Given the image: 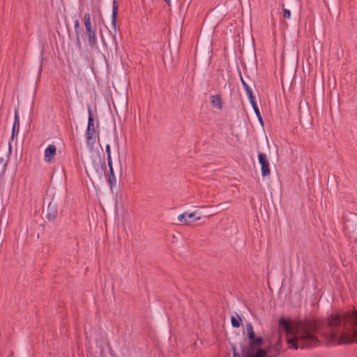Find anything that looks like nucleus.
Returning a JSON list of instances; mask_svg holds the SVG:
<instances>
[{"instance_id": "obj_9", "label": "nucleus", "mask_w": 357, "mask_h": 357, "mask_svg": "<svg viewBox=\"0 0 357 357\" xmlns=\"http://www.w3.org/2000/svg\"><path fill=\"white\" fill-rule=\"evenodd\" d=\"M58 214L57 206L55 203L50 202L47 208L46 218L49 220H54Z\"/></svg>"}, {"instance_id": "obj_17", "label": "nucleus", "mask_w": 357, "mask_h": 357, "mask_svg": "<svg viewBox=\"0 0 357 357\" xmlns=\"http://www.w3.org/2000/svg\"><path fill=\"white\" fill-rule=\"evenodd\" d=\"M274 347H275V350L277 352H279L282 349V346H281V342H280V337H278L277 343L275 344Z\"/></svg>"}, {"instance_id": "obj_4", "label": "nucleus", "mask_w": 357, "mask_h": 357, "mask_svg": "<svg viewBox=\"0 0 357 357\" xmlns=\"http://www.w3.org/2000/svg\"><path fill=\"white\" fill-rule=\"evenodd\" d=\"M84 23L89 46L91 49L96 48L98 47L96 26H92L91 15L89 13H86L84 15Z\"/></svg>"}, {"instance_id": "obj_11", "label": "nucleus", "mask_w": 357, "mask_h": 357, "mask_svg": "<svg viewBox=\"0 0 357 357\" xmlns=\"http://www.w3.org/2000/svg\"><path fill=\"white\" fill-rule=\"evenodd\" d=\"M75 26V38H76V43L79 48H81L82 44H81V38H80V34L82 32L79 21L78 20H76L74 23Z\"/></svg>"}, {"instance_id": "obj_7", "label": "nucleus", "mask_w": 357, "mask_h": 357, "mask_svg": "<svg viewBox=\"0 0 357 357\" xmlns=\"http://www.w3.org/2000/svg\"><path fill=\"white\" fill-rule=\"evenodd\" d=\"M195 212L191 213H184L183 214L179 215L178 219L181 222L185 225H189L195 222V220H199L200 219L199 217L195 218Z\"/></svg>"}, {"instance_id": "obj_13", "label": "nucleus", "mask_w": 357, "mask_h": 357, "mask_svg": "<svg viewBox=\"0 0 357 357\" xmlns=\"http://www.w3.org/2000/svg\"><path fill=\"white\" fill-rule=\"evenodd\" d=\"M211 103L213 107L222 109V100L220 95H215L211 97Z\"/></svg>"}, {"instance_id": "obj_12", "label": "nucleus", "mask_w": 357, "mask_h": 357, "mask_svg": "<svg viewBox=\"0 0 357 357\" xmlns=\"http://www.w3.org/2000/svg\"><path fill=\"white\" fill-rule=\"evenodd\" d=\"M20 130V119L17 114V112H15V120L14 123L13 124V128H12V135H11V139H13V137L15 135H17Z\"/></svg>"}, {"instance_id": "obj_18", "label": "nucleus", "mask_w": 357, "mask_h": 357, "mask_svg": "<svg viewBox=\"0 0 357 357\" xmlns=\"http://www.w3.org/2000/svg\"><path fill=\"white\" fill-rule=\"evenodd\" d=\"M116 181L117 180H108V183L112 192H113L114 188L117 185Z\"/></svg>"}, {"instance_id": "obj_14", "label": "nucleus", "mask_w": 357, "mask_h": 357, "mask_svg": "<svg viewBox=\"0 0 357 357\" xmlns=\"http://www.w3.org/2000/svg\"><path fill=\"white\" fill-rule=\"evenodd\" d=\"M241 321H242V319H241V317L238 314H237V317L232 316L231 318V325L234 328H238L241 325Z\"/></svg>"}, {"instance_id": "obj_1", "label": "nucleus", "mask_w": 357, "mask_h": 357, "mask_svg": "<svg viewBox=\"0 0 357 357\" xmlns=\"http://www.w3.org/2000/svg\"><path fill=\"white\" fill-rule=\"evenodd\" d=\"M279 326L286 333L289 347L296 349L318 346V334L333 345L357 342L356 311L331 314L322 321H300L296 325L280 318Z\"/></svg>"}, {"instance_id": "obj_16", "label": "nucleus", "mask_w": 357, "mask_h": 357, "mask_svg": "<svg viewBox=\"0 0 357 357\" xmlns=\"http://www.w3.org/2000/svg\"><path fill=\"white\" fill-rule=\"evenodd\" d=\"M282 6H283V17H284V18L289 19L291 17V11L287 8H284V5Z\"/></svg>"}, {"instance_id": "obj_21", "label": "nucleus", "mask_w": 357, "mask_h": 357, "mask_svg": "<svg viewBox=\"0 0 357 357\" xmlns=\"http://www.w3.org/2000/svg\"><path fill=\"white\" fill-rule=\"evenodd\" d=\"M164 1L167 3V5H168L169 6H171V3H170V2H171V0H164Z\"/></svg>"}, {"instance_id": "obj_15", "label": "nucleus", "mask_w": 357, "mask_h": 357, "mask_svg": "<svg viewBox=\"0 0 357 357\" xmlns=\"http://www.w3.org/2000/svg\"><path fill=\"white\" fill-rule=\"evenodd\" d=\"M105 151L107 153V162H108L109 167H111L112 158H111V149H110L109 144L106 145Z\"/></svg>"}, {"instance_id": "obj_8", "label": "nucleus", "mask_w": 357, "mask_h": 357, "mask_svg": "<svg viewBox=\"0 0 357 357\" xmlns=\"http://www.w3.org/2000/svg\"><path fill=\"white\" fill-rule=\"evenodd\" d=\"M56 152V147L54 144L49 145L45 150V160L52 162L54 160Z\"/></svg>"}, {"instance_id": "obj_2", "label": "nucleus", "mask_w": 357, "mask_h": 357, "mask_svg": "<svg viewBox=\"0 0 357 357\" xmlns=\"http://www.w3.org/2000/svg\"><path fill=\"white\" fill-rule=\"evenodd\" d=\"M247 336L249 339L248 346L242 347L241 351L244 357H268L264 349H261L263 338L256 337L250 323L246 324Z\"/></svg>"}, {"instance_id": "obj_5", "label": "nucleus", "mask_w": 357, "mask_h": 357, "mask_svg": "<svg viewBox=\"0 0 357 357\" xmlns=\"http://www.w3.org/2000/svg\"><path fill=\"white\" fill-rule=\"evenodd\" d=\"M239 76H240V79H241V82L242 83V85H243V88H244V89H245V91L246 92V94H247L248 98L249 99V101H250V104H251V105H252V108H253V109L255 111V113L256 114V116H257V119H258L260 124L261 126H263L264 125L263 119H262V116L261 115L259 109L257 107V102L255 101V96L252 94V91L250 89V88L248 86V84L243 79L241 71H239Z\"/></svg>"}, {"instance_id": "obj_3", "label": "nucleus", "mask_w": 357, "mask_h": 357, "mask_svg": "<svg viewBox=\"0 0 357 357\" xmlns=\"http://www.w3.org/2000/svg\"><path fill=\"white\" fill-rule=\"evenodd\" d=\"M89 118L86 130V144L92 149L95 144L96 137L99 138V132L95 130L94 117L90 106L88 107Z\"/></svg>"}, {"instance_id": "obj_19", "label": "nucleus", "mask_w": 357, "mask_h": 357, "mask_svg": "<svg viewBox=\"0 0 357 357\" xmlns=\"http://www.w3.org/2000/svg\"><path fill=\"white\" fill-rule=\"evenodd\" d=\"M109 169H110V172L109 174H108V178H114V172H113V169H112V167H109Z\"/></svg>"}, {"instance_id": "obj_10", "label": "nucleus", "mask_w": 357, "mask_h": 357, "mask_svg": "<svg viewBox=\"0 0 357 357\" xmlns=\"http://www.w3.org/2000/svg\"><path fill=\"white\" fill-rule=\"evenodd\" d=\"M118 17V3L116 0L113 1L112 3V26L116 31V22Z\"/></svg>"}, {"instance_id": "obj_20", "label": "nucleus", "mask_w": 357, "mask_h": 357, "mask_svg": "<svg viewBox=\"0 0 357 357\" xmlns=\"http://www.w3.org/2000/svg\"><path fill=\"white\" fill-rule=\"evenodd\" d=\"M233 354H234V357H240L238 353L236 351V349L235 347H233Z\"/></svg>"}, {"instance_id": "obj_6", "label": "nucleus", "mask_w": 357, "mask_h": 357, "mask_svg": "<svg viewBox=\"0 0 357 357\" xmlns=\"http://www.w3.org/2000/svg\"><path fill=\"white\" fill-rule=\"evenodd\" d=\"M259 162L261 165V175L265 177L270 174L269 162L267 156L264 153L258 154Z\"/></svg>"}]
</instances>
